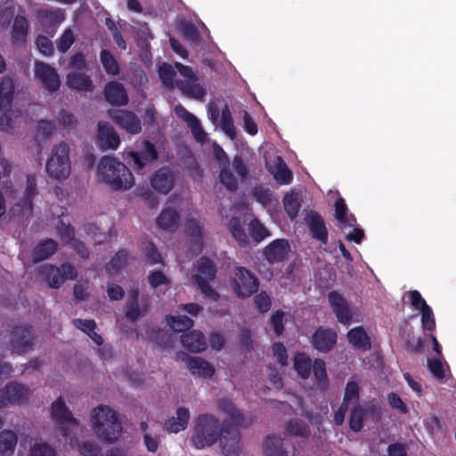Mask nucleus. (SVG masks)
I'll return each mask as SVG.
<instances>
[{"instance_id": "obj_3", "label": "nucleus", "mask_w": 456, "mask_h": 456, "mask_svg": "<svg viewBox=\"0 0 456 456\" xmlns=\"http://www.w3.org/2000/svg\"><path fill=\"white\" fill-rule=\"evenodd\" d=\"M97 178L118 191H126L134 184V177L131 170L124 163L111 157H104L100 160Z\"/></svg>"}, {"instance_id": "obj_30", "label": "nucleus", "mask_w": 456, "mask_h": 456, "mask_svg": "<svg viewBox=\"0 0 456 456\" xmlns=\"http://www.w3.org/2000/svg\"><path fill=\"white\" fill-rule=\"evenodd\" d=\"M105 96L110 104L124 105L127 102V95L124 87L118 83H110L105 88Z\"/></svg>"}, {"instance_id": "obj_27", "label": "nucleus", "mask_w": 456, "mask_h": 456, "mask_svg": "<svg viewBox=\"0 0 456 456\" xmlns=\"http://www.w3.org/2000/svg\"><path fill=\"white\" fill-rule=\"evenodd\" d=\"M189 419V410L183 407L178 408L175 416L169 418L166 421V429L170 433H178L186 428Z\"/></svg>"}, {"instance_id": "obj_28", "label": "nucleus", "mask_w": 456, "mask_h": 456, "mask_svg": "<svg viewBox=\"0 0 456 456\" xmlns=\"http://www.w3.org/2000/svg\"><path fill=\"white\" fill-rule=\"evenodd\" d=\"M306 220L313 237L322 243H326L328 232L321 216L316 213L311 212L307 214Z\"/></svg>"}, {"instance_id": "obj_55", "label": "nucleus", "mask_w": 456, "mask_h": 456, "mask_svg": "<svg viewBox=\"0 0 456 456\" xmlns=\"http://www.w3.org/2000/svg\"><path fill=\"white\" fill-rule=\"evenodd\" d=\"M314 375L317 380V386L322 387L326 382L325 364L321 360H316L313 366Z\"/></svg>"}, {"instance_id": "obj_43", "label": "nucleus", "mask_w": 456, "mask_h": 456, "mask_svg": "<svg viewBox=\"0 0 456 456\" xmlns=\"http://www.w3.org/2000/svg\"><path fill=\"white\" fill-rule=\"evenodd\" d=\"M28 33V23L25 18L16 17L12 27V39L15 43L25 41Z\"/></svg>"}, {"instance_id": "obj_20", "label": "nucleus", "mask_w": 456, "mask_h": 456, "mask_svg": "<svg viewBox=\"0 0 456 456\" xmlns=\"http://www.w3.org/2000/svg\"><path fill=\"white\" fill-rule=\"evenodd\" d=\"M128 157L133 160L134 167L141 169L154 161L158 154L153 145L145 142L142 143L141 151H130L128 152Z\"/></svg>"}, {"instance_id": "obj_22", "label": "nucleus", "mask_w": 456, "mask_h": 456, "mask_svg": "<svg viewBox=\"0 0 456 456\" xmlns=\"http://www.w3.org/2000/svg\"><path fill=\"white\" fill-rule=\"evenodd\" d=\"M113 119L126 132L138 134L141 131V124L134 114L126 110H116L111 114Z\"/></svg>"}, {"instance_id": "obj_32", "label": "nucleus", "mask_w": 456, "mask_h": 456, "mask_svg": "<svg viewBox=\"0 0 456 456\" xmlns=\"http://www.w3.org/2000/svg\"><path fill=\"white\" fill-rule=\"evenodd\" d=\"M18 443L16 433L10 429L0 432V455L12 456Z\"/></svg>"}, {"instance_id": "obj_52", "label": "nucleus", "mask_w": 456, "mask_h": 456, "mask_svg": "<svg viewBox=\"0 0 456 456\" xmlns=\"http://www.w3.org/2000/svg\"><path fill=\"white\" fill-rule=\"evenodd\" d=\"M408 298L410 304L412 308L418 310L419 313L422 312L426 307L429 305H427L425 299L421 297L420 293L417 290H411L408 293Z\"/></svg>"}, {"instance_id": "obj_35", "label": "nucleus", "mask_w": 456, "mask_h": 456, "mask_svg": "<svg viewBox=\"0 0 456 456\" xmlns=\"http://www.w3.org/2000/svg\"><path fill=\"white\" fill-rule=\"evenodd\" d=\"M182 344L191 352L203 351L207 347L206 340L200 331L193 330L182 337Z\"/></svg>"}, {"instance_id": "obj_12", "label": "nucleus", "mask_w": 456, "mask_h": 456, "mask_svg": "<svg viewBox=\"0 0 456 456\" xmlns=\"http://www.w3.org/2000/svg\"><path fill=\"white\" fill-rule=\"evenodd\" d=\"M208 116L214 125L219 127L230 139L233 140L235 138L236 132L232 118L226 106L221 110L210 106Z\"/></svg>"}, {"instance_id": "obj_31", "label": "nucleus", "mask_w": 456, "mask_h": 456, "mask_svg": "<svg viewBox=\"0 0 456 456\" xmlns=\"http://www.w3.org/2000/svg\"><path fill=\"white\" fill-rule=\"evenodd\" d=\"M348 342L355 348L367 350L370 347V340L362 327H356L347 332Z\"/></svg>"}, {"instance_id": "obj_47", "label": "nucleus", "mask_w": 456, "mask_h": 456, "mask_svg": "<svg viewBox=\"0 0 456 456\" xmlns=\"http://www.w3.org/2000/svg\"><path fill=\"white\" fill-rule=\"evenodd\" d=\"M283 204L289 216L293 219L297 216L299 209V197L297 194L291 192L284 196Z\"/></svg>"}, {"instance_id": "obj_41", "label": "nucleus", "mask_w": 456, "mask_h": 456, "mask_svg": "<svg viewBox=\"0 0 456 456\" xmlns=\"http://www.w3.org/2000/svg\"><path fill=\"white\" fill-rule=\"evenodd\" d=\"M227 227L232 237L240 243H246L247 236L241 226L240 217L232 216L227 224Z\"/></svg>"}, {"instance_id": "obj_40", "label": "nucleus", "mask_w": 456, "mask_h": 456, "mask_svg": "<svg viewBox=\"0 0 456 456\" xmlns=\"http://www.w3.org/2000/svg\"><path fill=\"white\" fill-rule=\"evenodd\" d=\"M428 366L432 375L437 379H444L449 370L447 363L443 362L441 357L428 359Z\"/></svg>"}, {"instance_id": "obj_39", "label": "nucleus", "mask_w": 456, "mask_h": 456, "mask_svg": "<svg viewBox=\"0 0 456 456\" xmlns=\"http://www.w3.org/2000/svg\"><path fill=\"white\" fill-rule=\"evenodd\" d=\"M74 325L86 333L97 345L102 343V337L95 331V322L93 320L77 319L73 321Z\"/></svg>"}, {"instance_id": "obj_5", "label": "nucleus", "mask_w": 456, "mask_h": 456, "mask_svg": "<svg viewBox=\"0 0 456 456\" xmlns=\"http://www.w3.org/2000/svg\"><path fill=\"white\" fill-rule=\"evenodd\" d=\"M45 170L48 175L57 180L69 176L71 165L69 147L67 143L61 142L52 149L45 163Z\"/></svg>"}, {"instance_id": "obj_49", "label": "nucleus", "mask_w": 456, "mask_h": 456, "mask_svg": "<svg viewBox=\"0 0 456 456\" xmlns=\"http://www.w3.org/2000/svg\"><path fill=\"white\" fill-rule=\"evenodd\" d=\"M101 61L106 70L110 75H116L118 72V66L114 58L107 51L101 53Z\"/></svg>"}, {"instance_id": "obj_15", "label": "nucleus", "mask_w": 456, "mask_h": 456, "mask_svg": "<svg viewBox=\"0 0 456 456\" xmlns=\"http://www.w3.org/2000/svg\"><path fill=\"white\" fill-rule=\"evenodd\" d=\"M265 163L268 170L277 182L283 184L290 183L292 174L280 157L275 155L265 156Z\"/></svg>"}, {"instance_id": "obj_9", "label": "nucleus", "mask_w": 456, "mask_h": 456, "mask_svg": "<svg viewBox=\"0 0 456 456\" xmlns=\"http://www.w3.org/2000/svg\"><path fill=\"white\" fill-rule=\"evenodd\" d=\"M13 91V82L11 79H4L0 86V110H5V112L0 118V129L7 131L14 126L15 121L12 118L19 117L17 111L6 110L10 104V100Z\"/></svg>"}, {"instance_id": "obj_56", "label": "nucleus", "mask_w": 456, "mask_h": 456, "mask_svg": "<svg viewBox=\"0 0 456 456\" xmlns=\"http://www.w3.org/2000/svg\"><path fill=\"white\" fill-rule=\"evenodd\" d=\"M137 296H138V292L136 290L132 291L129 296L130 302H129L128 308L126 311V317L129 318L130 320H135L141 314V310L138 307V304H137V300H136Z\"/></svg>"}, {"instance_id": "obj_33", "label": "nucleus", "mask_w": 456, "mask_h": 456, "mask_svg": "<svg viewBox=\"0 0 456 456\" xmlns=\"http://www.w3.org/2000/svg\"><path fill=\"white\" fill-rule=\"evenodd\" d=\"M151 183L155 190L167 194L173 188V175L167 170L160 169L155 174Z\"/></svg>"}, {"instance_id": "obj_8", "label": "nucleus", "mask_w": 456, "mask_h": 456, "mask_svg": "<svg viewBox=\"0 0 456 456\" xmlns=\"http://www.w3.org/2000/svg\"><path fill=\"white\" fill-rule=\"evenodd\" d=\"M232 288L239 297H248L254 294L258 288V282L244 267H238L232 279Z\"/></svg>"}, {"instance_id": "obj_37", "label": "nucleus", "mask_w": 456, "mask_h": 456, "mask_svg": "<svg viewBox=\"0 0 456 456\" xmlns=\"http://www.w3.org/2000/svg\"><path fill=\"white\" fill-rule=\"evenodd\" d=\"M179 217L180 215L175 208H167L160 213L157 224L163 230H173L177 226Z\"/></svg>"}, {"instance_id": "obj_13", "label": "nucleus", "mask_w": 456, "mask_h": 456, "mask_svg": "<svg viewBox=\"0 0 456 456\" xmlns=\"http://www.w3.org/2000/svg\"><path fill=\"white\" fill-rule=\"evenodd\" d=\"M42 274L45 276L47 282L52 288H58L67 279H73V268L69 265H63L61 269L45 265L42 267Z\"/></svg>"}, {"instance_id": "obj_4", "label": "nucleus", "mask_w": 456, "mask_h": 456, "mask_svg": "<svg viewBox=\"0 0 456 456\" xmlns=\"http://www.w3.org/2000/svg\"><path fill=\"white\" fill-rule=\"evenodd\" d=\"M52 418L56 422V432L61 434L71 448L77 445L76 436L81 431L77 421L72 417L61 398L56 399L51 407Z\"/></svg>"}, {"instance_id": "obj_50", "label": "nucleus", "mask_w": 456, "mask_h": 456, "mask_svg": "<svg viewBox=\"0 0 456 456\" xmlns=\"http://www.w3.org/2000/svg\"><path fill=\"white\" fill-rule=\"evenodd\" d=\"M148 281L152 288L167 286L170 283L168 277L160 271H154L148 276Z\"/></svg>"}, {"instance_id": "obj_44", "label": "nucleus", "mask_w": 456, "mask_h": 456, "mask_svg": "<svg viewBox=\"0 0 456 456\" xmlns=\"http://www.w3.org/2000/svg\"><path fill=\"white\" fill-rule=\"evenodd\" d=\"M167 323L174 331H183L190 329L193 322L186 316H168L167 317Z\"/></svg>"}, {"instance_id": "obj_48", "label": "nucleus", "mask_w": 456, "mask_h": 456, "mask_svg": "<svg viewBox=\"0 0 456 456\" xmlns=\"http://www.w3.org/2000/svg\"><path fill=\"white\" fill-rule=\"evenodd\" d=\"M358 395H359V387H358L357 383L354 381H349L346 387L343 403L347 406L349 404L355 403L358 400Z\"/></svg>"}, {"instance_id": "obj_2", "label": "nucleus", "mask_w": 456, "mask_h": 456, "mask_svg": "<svg viewBox=\"0 0 456 456\" xmlns=\"http://www.w3.org/2000/svg\"><path fill=\"white\" fill-rule=\"evenodd\" d=\"M89 426L94 436L107 444L114 443L122 430L118 413L105 404H99L91 410Z\"/></svg>"}, {"instance_id": "obj_38", "label": "nucleus", "mask_w": 456, "mask_h": 456, "mask_svg": "<svg viewBox=\"0 0 456 456\" xmlns=\"http://www.w3.org/2000/svg\"><path fill=\"white\" fill-rule=\"evenodd\" d=\"M220 409L227 414L229 420L233 426H247L250 421H246L240 412L229 401H222L219 403Z\"/></svg>"}, {"instance_id": "obj_7", "label": "nucleus", "mask_w": 456, "mask_h": 456, "mask_svg": "<svg viewBox=\"0 0 456 456\" xmlns=\"http://www.w3.org/2000/svg\"><path fill=\"white\" fill-rule=\"evenodd\" d=\"M216 270L213 263L207 259L201 258L196 266L193 279L199 289L204 294L206 298L216 301L218 298V293L211 288L209 282L214 279Z\"/></svg>"}, {"instance_id": "obj_60", "label": "nucleus", "mask_w": 456, "mask_h": 456, "mask_svg": "<svg viewBox=\"0 0 456 456\" xmlns=\"http://www.w3.org/2000/svg\"><path fill=\"white\" fill-rule=\"evenodd\" d=\"M420 314L423 328L428 330H433L436 327V322L432 309L429 306L426 307V309L420 312Z\"/></svg>"}, {"instance_id": "obj_59", "label": "nucleus", "mask_w": 456, "mask_h": 456, "mask_svg": "<svg viewBox=\"0 0 456 456\" xmlns=\"http://www.w3.org/2000/svg\"><path fill=\"white\" fill-rule=\"evenodd\" d=\"M272 352L273 357L281 366H285L287 364V351L281 343H274L272 346Z\"/></svg>"}, {"instance_id": "obj_42", "label": "nucleus", "mask_w": 456, "mask_h": 456, "mask_svg": "<svg viewBox=\"0 0 456 456\" xmlns=\"http://www.w3.org/2000/svg\"><path fill=\"white\" fill-rule=\"evenodd\" d=\"M311 360L305 354H297L294 359V368L302 379H306L310 374Z\"/></svg>"}, {"instance_id": "obj_63", "label": "nucleus", "mask_w": 456, "mask_h": 456, "mask_svg": "<svg viewBox=\"0 0 456 456\" xmlns=\"http://www.w3.org/2000/svg\"><path fill=\"white\" fill-rule=\"evenodd\" d=\"M255 304L256 308L262 312H267L271 306V299L265 293H260L255 297Z\"/></svg>"}, {"instance_id": "obj_1", "label": "nucleus", "mask_w": 456, "mask_h": 456, "mask_svg": "<svg viewBox=\"0 0 456 456\" xmlns=\"http://www.w3.org/2000/svg\"><path fill=\"white\" fill-rule=\"evenodd\" d=\"M175 69L167 63L159 66V73L162 83L168 87H178L185 94L195 99L205 95L204 88L197 82L191 68L176 63Z\"/></svg>"}, {"instance_id": "obj_53", "label": "nucleus", "mask_w": 456, "mask_h": 456, "mask_svg": "<svg viewBox=\"0 0 456 456\" xmlns=\"http://www.w3.org/2000/svg\"><path fill=\"white\" fill-rule=\"evenodd\" d=\"M362 407H354L349 419V427L353 431L358 432L362 428Z\"/></svg>"}, {"instance_id": "obj_29", "label": "nucleus", "mask_w": 456, "mask_h": 456, "mask_svg": "<svg viewBox=\"0 0 456 456\" xmlns=\"http://www.w3.org/2000/svg\"><path fill=\"white\" fill-rule=\"evenodd\" d=\"M335 216L338 222V226L345 230L355 225L354 216L349 213L348 208L342 199H338L335 203Z\"/></svg>"}, {"instance_id": "obj_34", "label": "nucleus", "mask_w": 456, "mask_h": 456, "mask_svg": "<svg viewBox=\"0 0 456 456\" xmlns=\"http://www.w3.org/2000/svg\"><path fill=\"white\" fill-rule=\"evenodd\" d=\"M264 447L266 456H288L286 444L278 436H268L265 441Z\"/></svg>"}, {"instance_id": "obj_54", "label": "nucleus", "mask_w": 456, "mask_h": 456, "mask_svg": "<svg viewBox=\"0 0 456 456\" xmlns=\"http://www.w3.org/2000/svg\"><path fill=\"white\" fill-rule=\"evenodd\" d=\"M248 230L250 235L256 240H260L269 236L267 230L256 220H253L249 225Z\"/></svg>"}, {"instance_id": "obj_62", "label": "nucleus", "mask_w": 456, "mask_h": 456, "mask_svg": "<svg viewBox=\"0 0 456 456\" xmlns=\"http://www.w3.org/2000/svg\"><path fill=\"white\" fill-rule=\"evenodd\" d=\"M223 452L225 456H238L240 445L237 436H234L230 443L223 442Z\"/></svg>"}, {"instance_id": "obj_25", "label": "nucleus", "mask_w": 456, "mask_h": 456, "mask_svg": "<svg viewBox=\"0 0 456 456\" xmlns=\"http://www.w3.org/2000/svg\"><path fill=\"white\" fill-rule=\"evenodd\" d=\"M31 342L32 335L28 330H15L12 337L11 350L14 354H23L30 348Z\"/></svg>"}, {"instance_id": "obj_10", "label": "nucleus", "mask_w": 456, "mask_h": 456, "mask_svg": "<svg viewBox=\"0 0 456 456\" xmlns=\"http://www.w3.org/2000/svg\"><path fill=\"white\" fill-rule=\"evenodd\" d=\"M29 395L28 387L11 382L0 389V406L22 404L28 401Z\"/></svg>"}, {"instance_id": "obj_46", "label": "nucleus", "mask_w": 456, "mask_h": 456, "mask_svg": "<svg viewBox=\"0 0 456 456\" xmlns=\"http://www.w3.org/2000/svg\"><path fill=\"white\" fill-rule=\"evenodd\" d=\"M56 250V244L53 240H46L39 244L34 251L35 261H40L53 255Z\"/></svg>"}, {"instance_id": "obj_11", "label": "nucleus", "mask_w": 456, "mask_h": 456, "mask_svg": "<svg viewBox=\"0 0 456 456\" xmlns=\"http://www.w3.org/2000/svg\"><path fill=\"white\" fill-rule=\"evenodd\" d=\"M54 451L46 444L38 442L28 435H22L18 448V456H54Z\"/></svg>"}, {"instance_id": "obj_57", "label": "nucleus", "mask_w": 456, "mask_h": 456, "mask_svg": "<svg viewBox=\"0 0 456 456\" xmlns=\"http://www.w3.org/2000/svg\"><path fill=\"white\" fill-rule=\"evenodd\" d=\"M387 401L389 405L396 410L400 413H406L408 411V408L404 402L401 399V397L395 393H390L387 395Z\"/></svg>"}, {"instance_id": "obj_24", "label": "nucleus", "mask_w": 456, "mask_h": 456, "mask_svg": "<svg viewBox=\"0 0 456 456\" xmlns=\"http://www.w3.org/2000/svg\"><path fill=\"white\" fill-rule=\"evenodd\" d=\"M184 215V227L187 232L195 240L197 249H200L202 226L196 212H190Z\"/></svg>"}, {"instance_id": "obj_61", "label": "nucleus", "mask_w": 456, "mask_h": 456, "mask_svg": "<svg viewBox=\"0 0 456 456\" xmlns=\"http://www.w3.org/2000/svg\"><path fill=\"white\" fill-rule=\"evenodd\" d=\"M73 42H74L73 33L71 32V30L67 29L64 31V33L60 37L58 44H57V47H58L59 51L65 52L71 46Z\"/></svg>"}, {"instance_id": "obj_18", "label": "nucleus", "mask_w": 456, "mask_h": 456, "mask_svg": "<svg viewBox=\"0 0 456 456\" xmlns=\"http://www.w3.org/2000/svg\"><path fill=\"white\" fill-rule=\"evenodd\" d=\"M175 112L177 117L182 118L191 128V131L194 136V138L200 142H203L207 139V134L201 128L199 120L197 118L187 111L182 105L178 104L175 107Z\"/></svg>"}, {"instance_id": "obj_23", "label": "nucleus", "mask_w": 456, "mask_h": 456, "mask_svg": "<svg viewBox=\"0 0 456 456\" xmlns=\"http://www.w3.org/2000/svg\"><path fill=\"white\" fill-rule=\"evenodd\" d=\"M232 168L236 174L234 175L227 168L222 170L220 174L221 182L228 188L233 189L239 179H242L246 175V167L239 158H235L232 163Z\"/></svg>"}, {"instance_id": "obj_51", "label": "nucleus", "mask_w": 456, "mask_h": 456, "mask_svg": "<svg viewBox=\"0 0 456 456\" xmlns=\"http://www.w3.org/2000/svg\"><path fill=\"white\" fill-rule=\"evenodd\" d=\"M287 433L290 436H305L308 435V428L300 420L290 421L286 428Z\"/></svg>"}, {"instance_id": "obj_17", "label": "nucleus", "mask_w": 456, "mask_h": 456, "mask_svg": "<svg viewBox=\"0 0 456 456\" xmlns=\"http://www.w3.org/2000/svg\"><path fill=\"white\" fill-rule=\"evenodd\" d=\"M36 77L50 91H55L59 88L60 79L55 69L47 64L37 62L35 68Z\"/></svg>"}, {"instance_id": "obj_26", "label": "nucleus", "mask_w": 456, "mask_h": 456, "mask_svg": "<svg viewBox=\"0 0 456 456\" xmlns=\"http://www.w3.org/2000/svg\"><path fill=\"white\" fill-rule=\"evenodd\" d=\"M190 371L199 377L210 378L215 373L214 366L200 357H191L186 362Z\"/></svg>"}, {"instance_id": "obj_58", "label": "nucleus", "mask_w": 456, "mask_h": 456, "mask_svg": "<svg viewBox=\"0 0 456 456\" xmlns=\"http://www.w3.org/2000/svg\"><path fill=\"white\" fill-rule=\"evenodd\" d=\"M77 451L83 456H99L101 452L99 446L93 442H86L83 444H77Z\"/></svg>"}, {"instance_id": "obj_16", "label": "nucleus", "mask_w": 456, "mask_h": 456, "mask_svg": "<svg viewBox=\"0 0 456 456\" xmlns=\"http://www.w3.org/2000/svg\"><path fill=\"white\" fill-rule=\"evenodd\" d=\"M329 302L339 322L348 324L352 321L354 314L346 301L339 294L330 292Z\"/></svg>"}, {"instance_id": "obj_21", "label": "nucleus", "mask_w": 456, "mask_h": 456, "mask_svg": "<svg viewBox=\"0 0 456 456\" xmlns=\"http://www.w3.org/2000/svg\"><path fill=\"white\" fill-rule=\"evenodd\" d=\"M98 143L103 149L116 150L120 140L115 130L106 122H99Z\"/></svg>"}, {"instance_id": "obj_14", "label": "nucleus", "mask_w": 456, "mask_h": 456, "mask_svg": "<svg viewBox=\"0 0 456 456\" xmlns=\"http://www.w3.org/2000/svg\"><path fill=\"white\" fill-rule=\"evenodd\" d=\"M337 342V333L331 329L319 328L314 333L311 343L319 352L327 353Z\"/></svg>"}, {"instance_id": "obj_6", "label": "nucleus", "mask_w": 456, "mask_h": 456, "mask_svg": "<svg viewBox=\"0 0 456 456\" xmlns=\"http://www.w3.org/2000/svg\"><path fill=\"white\" fill-rule=\"evenodd\" d=\"M218 436V423L216 419L208 415L198 419L194 434L191 437L195 447L200 449L216 442Z\"/></svg>"}, {"instance_id": "obj_45", "label": "nucleus", "mask_w": 456, "mask_h": 456, "mask_svg": "<svg viewBox=\"0 0 456 456\" xmlns=\"http://www.w3.org/2000/svg\"><path fill=\"white\" fill-rule=\"evenodd\" d=\"M36 195V182L34 177H28L25 191V198L21 203L22 212L28 213L31 210L32 199Z\"/></svg>"}, {"instance_id": "obj_19", "label": "nucleus", "mask_w": 456, "mask_h": 456, "mask_svg": "<svg viewBox=\"0 0 456 456\" xmlns=\"http://www.w3.org/2000/svg\"><path fill=\"white\" fill-rule=\"evenodd\" d=\"M290 251V246L286 240H275L265 249V255L268 262L278 263L283 261Z\"/></svg>"}, {"instance_id": "obj_36", "label": "nucleus", "mask_w": 456, "mask_h": 456, "mask_svg": "<svg viewBox=\"0 0 456 456\" xmlns=\"http://www.w3.org/2000/svg\"><path fill=\"white\" fill-rule=\"evenodd\" d=\"M67 85L77 91L92 90V82L90 78L84 73L71 71L67 77Z\"/></svg>"}, {"instance_id": "obj_64", "label": "nucleus", "mask_w": 456, "mask_h": 456, "mask_svg": "<svg viewBox=\"0 0 456 456\" xmlns=\"http://www.w3.org/2000/svg\"><path fill=\"white\" fill-rule=\"evenodd\" d=\"M284 313L281 311L275 312L271 318V325L276 335H281L283 330V321Z\"/></svg>"}]
</instances>
